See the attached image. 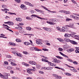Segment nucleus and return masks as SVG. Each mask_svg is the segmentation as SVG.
Segmentation results:
<instances>
[{"label": "nucleus", "mask_w": 79, "mask_h": 79, "mask_svg": "<svg viewBox=\"0 0 79 79\" xmlns=\"http://www.w3.org/2000/svg\"><path fill=\"white\" fill-rule=\"evenodd\" d=\"M42 61H44V62H47L50 65H52V66H56V64L54 63H52L51 64V62H49L46 59L43 58L42 59Z\"/></svg>", "instance_id": "obj_1"}, {"label": "nucleus", "mask_w": 79, "mask_h": 79, "mask_svg": "<svg viewBox=\"0 0 79 79\" xmlns=\"http://www.w3.org/2000/svg\"><path fill=\"white\" fill-rule=\"evenodd\" d=\"M1 77L4 79H8V74L6 73H5L4 75H2Z\"/></svg>", "instance_id": "obj_2"}, {"label": "nucleus", "mask_w": 79, "mask_h": 79, "mask_svg": "<svg viewBox=\"0 0 79 79\" xmlns=\"http://www.w3.org/2000/svg\"><path fill=\"white\" fill-rule=\"evenodd\" d=\"M7 69L9 70H10L11 69V68L10 66H8L7 68Z\"/></svg>", "instance_id": "obj_48"}, {"label": "nucleus", "mask_w": 79, "mask_h": 79, "mask_svg": "<svg viewBox=\"0 0 79 79\" xmlns=\"http://www.w3.org/2000/svg\"><path fill=\"white\" fill-rule=\"evenodd\" d=\"M56 19H52V22H56Z\"/></svg>", "instance_id": "obj_63"}, {"label": "nucleus", "mask_w": 79, "mask_h": 79, "mask_svg": "<svg viewBox=\"0 0 79 79\" xmlns=\"http://www.w3.org/2000/svg\"><path fill=\"white\" fill-rule=\"evenodd\" d=\"M57 30L59 31H60V32H65V30H63L62 29L60 28V27H56Z\"/></svg>", "instance_id": "obj_10"}, {"label": "nucleus", "mask_w": 79, "mask_h": 79, "mask_svg": "<svg viewBox=\"0 0 79 79\" xmlns=\"http://www.w3.org/2000/svg\"><path fill=\"white\" fill-rule=\"evenodd\" d=\"M20 8L23 9V10H24L25 9V6L23 4H21L20 6Z\"/></svg>", "instance_id": "obj_19"}, {"label": "nucleus", "mask_w": 79, "mask_h": 79, "mask_svg": "<svg viewBox=\"0 0 79 79\" xmlns=\"http://www.w3.org/2000/svg\"><path fill=\"white\" fill-rule=\"evenodd\" d=\"M59 53H60V54H61V55L63 56H64V57H65L66 58H69V57H68V56L65 55V54H64L62 52H60Z\"/></svg>", "instance_id": "obj_14"}, {"label": "nucleus", "mask_w": 79, "mask_h": 79, "mask_svg": "<svg viewBox=\"0 0 79 79\" xmlns=\"http://www.w3.org/2000/svg\"><path fill=\"white\" fill-rule=\"evenodd\" d=\"M35 10L38 12H39V13H45L44 11H43L42 10H40L38 9H35Z\"/></svg>", "instance_id": "obj_9"}, {"label": "nucleus", "mask_w": 79, "mask_h": 79, "mask_svg": "<svg viewBox=\"0 0 79 79\" xmlns=\"http://www.w3.org/2000/svg\"><path fill=\"white\" fill-rule=\"evenodd\" d=\"M24 44V45H30V43H29V42H24L23 43Z\"/></svg>", "instance_id": "obj_21"}, {"label": "nucleus", "mask_w": 79, "mask_h": 79, "mask_svg": "<svg viewBox=\"0 0 79 79\" xmlns=\"http://www.w3.org/2000/svg\"><path fill=\"white\" fill-rule=\"evenodd\" d=\"M47 23H48V24H51V25H53L55 24V23L52 22H49V21H47Z\"/></svg>", "instance_id": "obj_23"}, {"label": "nucleus", "mask_w": 79, "mask_h": 79, "mask_svg": "<svg viewBox=\"0 0 79 79\" xmlns=\"http://www.w3.org/2000/svg\"><path fill=\"white\" fill-rule=\"evenodd\" d=\"M30 71H35V69H30Z\"/></svg>", "instance_id": "obj_55"}, {"label": "nucleus", "mask_w": 79, "mask_h": 79, "mask_svg": "<svg viewBox=\"0 0 79 79\" xmlns=\"http://www.w3.org/2000/svg\"><path fill=\"white\" fill-rule=\"evenodd\" d=\"M15 1L17 3H20L21 2V0H15Z\"/></svg>", "instance_id": "obj_43"}, {"label": "nucleus", "mask_w": 79, "mask_h": 79, "mask_svg": "<svg viewBox=\"0 0 79 79\" xmlns=\"http://www.w3.org/2000/svg\"><path fill=\"white\" fill-rule=\"evenodd\" d=\"M47 30V31H48V32H51V31H52V30L49 28H48Z\"/></svg>", "instance_id": "obj_42"}, {"label": "nucleus", "mask_w": 79, "mask_h": 79, "mask_svg": "<svg viewBox=\"0 0 79 79\" xmlns=\"http://www.w3.org/2000/svg\"><path fill=\"white\" fill-rule=\"evenodd\" d=\"M49 12H51V13H56V11H50Z\"/></svg>", "instance_id": "obj_53"}, {"label": "nucleus", "mask_w": 79, "mask_h": 79, "mask_svg": "<svg viewBox=\"0 0 79 79\" xmlns=\"http://www.w3.org/2000/svg\"><path fill=\"white\" fill-rule=\"evenodd\" d=\"M16 35H19V32L18 31H16L15 32Z\"/></svg>", "instance_id": "obj_64"}, {"label": "nucleus", "mask_w": 79, "mask_h": 79, "mask_svg": "<svg viewBox=\"0 0 79 79\" xmlns=\"http://www.w3.org/2000/svg\"><path fill=\"white\" fill-rule=\"evenodd\" d=\"M72 71L73 72H74V73H76L77 72V70L76 69H73Z\"/></svg>", "instance_id": "obj_49"}, {"label": "nucleus", "mask_w": 79, "mask_h": 79, "mask_svg": "<svg viewBox=\"0 0 79 79\" xmlns=\"http://www.w3.org/2000/svg\"><path fill=\"white\" fill-rule=\"evenodd\" d=\"M52 61L53 63H60L61 62V60H57L56 59H53Z\"/></svg>", "instance_id": "obj_3"}, {"label": "nucleus", "mask_w": 79, "mask_h": 79, "mask_svg": "<svg viewBox=\"0 0 79 79\" xmlns=\"http://www.w3.org/2000/svg\"><path fill=\"white\" fill-rule=\"evenodd\" d=\"M33 63V61H29V64H32Z\"/></svg>", "instance_id": "obj_56"}, {"label": "nucleus", "mask_w": 79, "mask_h": 79, "mask_svg": "<svg viewBox=\"0 0 79 79\" xmlns=\"http://www.w3.org/2000/svg\"><path fill=\"white\" fill-rule=\"evenodd\" d=\"M72 21V19H66V21Z\"/></svg>", "instance_id": "obj_39"}, {"label": "nucleus", "mask_w": 79, "mask_h": 79, "mask_svg": "<svg viewBox=\"0 0 79 79\" xmlns=\"http://www.w3.org/2000/svg\"><path fill=\"white\" fill-rule=\"evenodd\" d=\"M48 28H47L46 27H43V29H44V30H45V31H47V29Z\"/></svg>", "instance_id": "obj_46"}, {"label": "nucleus", "mask_w": 79, "mask_h": 79, "mask_svg": "<svg viewBox=\"0 0 79 79\" xmlns=\"http://www.w3.org/2000/svg\"><path fill=\"white\" fill-rule=\"evenodd\" d=\"M63 47H64V48L65 49V48H67L68 47H67V45H64L63 46Z\"/></svg>", "instance_id": "obj_41"}, {"label": "nucleus", "mask_w": 79, "mask_h": 79, "mask_svg": "<svg viewBox=\"0 0 79 79\" xmlns=\"http://www.w3.org/2000/svg\"><path fill=\"white\" fill-rule=\"evenodd\" d=\"M74 51V49L73 48H70V49H67V51L68 53H71L73 52V51Z\"/></svg>", "instance_id": "obj_8"}, {"label": "nucleus", "mask_w": 79, "mask_h": 79, "mask_svg": "<svg viewBox=\"0 0 79 79\" xmlns=\"http://www.w3.org/2000/svg\"><path fill=\"white\" fill-rule=\"evenodd\" d=\"M12 78L13 79H18V78L15 77H12Z\"/></svg>", "instance_id": "obj_62"}, {"label": "nucleus", "mask_w": 79, "mask_h": 79, "mask_svg": "<svg viewBox=\"0 0 79 79\" xmlns=\"http://www.w3.org/2000/svg\"><path fill=\"white\" fill-rule=\"evenodd\" d=\"M22 19L20 18H19V21H20V22H21V21H22Z\"/></svg>", "instance_id": "obj_58"}, {"label": "nucleus", "mask_w": 79, "mask_h": 79, "mask_svg": "<svg viewBox=\"0 0 79 79\" xmlns=\"http://www.w3.org/2000/svg\"><path fill=\"white\" fill-rule=\"evenodd\" d=\"M35 51H42V50L41 49H38V48H36V47H35Z\"/></svg>", "instance_id": "obj_25"}, {"label": "nucleus", "mask_w": 79, "mask_h": 79, "mask_svg": "<svg viewBox=\"0 0 79 79\" xmlns=\"http://www.w3.org/2000/svg\"><path fill=\"white\" fill-rule=\"evenodd\" d=\"M35 50V47H31L30 48V50L33 51V50Z\"/></svg>", "instance_id": "obj_29"}, {"label": "nucleus", "mask_w": 79, "mask_h": 79, "mask_svg": "<svg viewBox=\"0 0 79 79\" xmlns=\"http://www.w3.org/2000/svg\"><path fill=\"white\" fill-rule=\"evenodd\" d=\"M52 76L55 77L57 79H61L62 78V77L60 76H58L56 74H53Z\"/></svg>", "instance_id": "obj_7"}, {"label": "nucleus", "mask_w": 79, "mask_h": 79, "mask_svg": "<svg viewBox=\"0 0 79 79\" xmlns=\"http://www.w3.org/2000/svg\"><path fill=\"white\" fill-rule=\"evenodd\" d=\"M30 69H28V70L27 71V73H28L29 74H32V72H31V70H30Z\"/></svg>", "instance_id": "obj_22"}, {"label": "nucleus", "mask_w": 79, "mask_h": 79, "mask_svg": "<svg viewBox=\"0 0 79 79\" xmlns=\"http://www.w3.org/2000/svg\"><path fill=\"white\" fill-rule=\"evenodd\" d=\"M36 43L38 45H42V42L41 39H37L36 40Z\"/></svg>", "instance_id": "obj_4"}, {"label": "nucleus", "mask_w": 79, "mask_h": 79, "mask_svg": "<svg viewBox=\"0 0 79 79\" xmlns=\"http://www.w3.org/2000/svg\"><path fill=\"white\" fill-rule=\"evenodd\" d=\"M65 75H66V76H71V74L69 73H66Z\"/></svg>", "instance_id": "obj_35"}, {"label": "nucleus", "mask_w": 79, "mask_h": 79, "mask_svg": "<svg viewBox=\"0 0 79 79\" xmlns=\"http://www.w3.org/2000/svg\"><path fill=\"white\" fill-rule=\"evenodd\" d=\"M58 50H59V52H62V51H63V49L61 48H58Z\"/></svg>", "instance_id": "obj_34"}, {"label": "nucleus", "mask_w": 79, "mask_h": 79, "mask_svg": "<svg viewBox=\"0 0 79 79\" xmlns=\"http://www.w3.org/2000/svg\"><path fill=\"white\" fill-rule=\"evenodd\" d=\"M72 2L73 3H75V4H76V1L73 0H72Z\"/></svg>", "instance_id": "obj_60"}, {"label": "nucleus", "mask_w": 79, "mask_h": 79, "mask_svg": "<svg viewBox=\"0 0 79 79\" xmlns=\"http://www.w3.org/2000/svg\"><path fill=\"white\" fill-rule=\"evenodd\" d=\"M16 41L17 42H22V40L19 39H16Z\"/></svg>", "instance_id": "obj_20"}, {"label": "nucleus", "mask_w": 79, "mask_h": 79, "mask_svg": "<svg viewBox=\"0 0 79 79\" xmlns=\"http://www.w3.org/2000/svg\"><path fill=\"white\" fill-rule=\"evenodd\" d=\"M33 64V65H36L37 64H36V63H35V62L33 61V64Z\"/></svg>", "instance_id": "obj_51"}, {"label": "nucleus", "mask_w": 79, "mask_h": 79, "mask_svg": "<svg viewBox=\"0 0 79 79\" xmlns=\"http://www.w3.org/2000/svg\"><path fill=\"white\" fill-rule=\"evenodd\" d=\"M70 17L71 18H73L74 19L76 20H79V17H78L77 16H74L73 15H71Z\"/></svg>", "instance_id": "obj_6"}, {"label": "nucleus", "mask_w": 79, "mask_h": 79, "mask_svg": "<svg viewBox=\"0 0 79 79\" xmlns=\"http://www.w3.org/2000/svg\"><path fill=\"white\" fill-rule=\"evenodd\" d=\"M44 51H48V49H47L46 48H43L42 49Z\"/></svg>", "instance_id": "obj_47"}, {"label": "nucleus", "mask_w": 79, "mask_h": 79, "mask_svg": "<svg viewBox=\"0 0 79 79\" xmlns=\"http://www.w3.org/2000/svg\"><path fill=\"white\" fill-rule=\"evenodd\" d=\"M23 54H25V55H27V52L26 51H23Z\"/></svg>", "instance_id": "obj_44"}, {"label": "nucleus", "mask_w": 79, "mask_h": 79, "mask_svg": "<svg viewBox=\"0 0 79 79\" xmlns=\"http://www.w3.org/2000/svg\"><path fill=\"white\" fill-rule=\"evenodd\" d=\"M56 57L57 58H59V59H60V60H62V59H63V57L60 56H56Z\"/></svg>", "instance_id": "obj_28"}, {"label": "nucleus", "mask_w": 79, "mask_h": 79, "mask_svg": "<svg viewBox=\"0 0 79 79\" xmlns=\"http://www.w3.org/2000/svg\"><path fill=\"white\" fill-rule=\"evenodd\" d=\"M67 29V27L66 26H63L62 27V30H66Z\"/></svg>", "instance_id": "obj_30"}, {"label": "nucleus", "mask_w": 79, "mask_h": 79, "mask_svg": "<svg viewBox=\"0 0 79 79\" xmlns=\"http://www.w3.org/2000/svg\"><path fill=\"white\" fill-rule=\"evenodd\" d=\"M16 55L18 56H19V57H22V55L21 54L19 53H18V52H17L16 53Z\"/></svg>", "instance_id": "obj_24"}, {"label": "nucleus", "mask_w": 79, "mask_h": 79, "mask_svg": "<svg viewBox=\"0 0 79 79\" xmlns=\"http://www.w3.org/2000/svg\"><path fill=\"white\" fill-rule=\"evenodd\" d=\"M64 40L65 41V42H67V40H68V38H65L64 39Z\"/></svg>", "instance_id": "obj_61"}, {"label": "nucleus", "mask_w": 79, "mask_h": 79, "mask_svg": "<svg viewBox=\"0 0 79 79\" xmlns=\"http://www.w3.org/2000/svg\"><path fill=\"white\" fill-rule=\"evenodd\" d=\"M72 35L71 34H69L68 33H66L64 35L65 37H70Z\"/></svg>", "instance_id": "obj_13"}, {"label": "nucleus", "mask_w": 79, "mask_h": 79, "mask_svg": "<svg viewBox=\"0 0 79 79\" xmlns=\"http://www.w3.org/2000/svg\"><path fill=\"white\" fill-rule=\"evenodd\" d=\"M76 34V33L74 32H72V34H72V36H71V37H75V35H74V34Z\"/></svg>", "instance_id": "obj_17"}, {"label": "nucleus", "mask_w": 79, "mask_h": 79, "mask_svg": "<svg viewBox=\"0 0 79 79\" xmlns=\"http://www.w3.org/2000/svg\"><path fill=\"white\" fill-rule=\"evenodd\" d=\"M8 62L6 61L4 62V64H8Z\"/></svg>", "instance_id": "obj_59"}, {"label": "nucleus", "mask_w": 79, "mask_h": 79, "mask_svg": "<svg viewBox=\"0 0 79 79\" xmlns=\"http://www.w3.org/2000/svg\"><path fill=\"white\" fill-rule=\"evenodd\" d=\"M7 24L8 25H10V26H12L13 25H14V23H13V22H8Z\"/></svg>", "instance_id": "obj_15"}, {"label": "nucleus", "mask_w": 79, "mask_h": 79, "mask_svg": "<svg viewBox=\"0 0 79 79\" xmlns=\"http://www.w3.org/2000/svg\"><path fill=\"white\" fill-rule=\"evenodd\" d=\"M26 19H29V20H32V18H31L29 17H27L26 18Z\"/></svg>", "instance_id": "obj_40"}, {"label": "nucleus", "mask_w": 79, "mask_h": 79, "mask_svg": "<svg viewBox=\"0 0 79 79\" xmlns=\"http://www.w3.org/2000/svg\"><path fill=\"white\" fill-rule=\"evenodd\" d=\"M70 43L72 44H74V45H76L77 44V43L76 41H74L73 40H71L70 41Z\"/></svg>", "instance_id": "obj_16"}, {"label": "nucleus", "mask_w": 79, "mask_h": 79, "mask_svg": "<svg viewBox=\"0 0 79 79\" xmlns=\"http://www.w3.org/2000/svg\"><path fill=\"white\" fill-rule=\"evenodd\" d=\"M26 29L27 30H28V31H31V27H27L26 28Z\"/></svg>", "instance_id": "obj_27"}, {"label": "nucleus", "mask_w": 79, "mask_h": 79, "mask_svg": "<svg viewBox=\"0 0 79 79\" xmlns=\"http://www.w3.org/2000/svg\"><path fill=\"white\" fill-rule=\"evenodd\" d=\"M2 8H5L6 7V6L4 4L2 5Z\"/></svg>", "instance_id": "obj_32"}, {"label": "nucleus", "mask_w": 79, "mask_h": 79, "mask_svg": "<svg viewBox=\"0 0 79 79\" xmlns=\"http://www.w3.org/2000/svg\"><path fill=\"white\" fill-rule=\"evenodd\" d=\"M59 42H62V43H64V40H63L62 39H60Z\"/></svg>", "instance_id": "obj_37"}, {"label": "nucleus", "mask_w": 79, "mask_h": 79, "mask_svg": "<svg viewBox=\"0 0 79 79\" xmlns=\"http://www.w3.org/2000/svg\"><path fill=\"white\" fill-rule=\"evenodd\" d=\"M31 14H33V13H34V11L33 10H31Z\"/></svg>", "instance_id": "obj_54"}, {"label": "nucleus", "mask_w": 79, "mask_h": 79, "mask_svg": "<svg viewBox=\"0 0 79 79\" xmlns=\"http://www.w3.org/2000/svg\"><path fill=\"white\" fill-rule=\"evenodd\" d=\"M70 28H72V29H76V27L74 26L73 23H70L69 24Z\"/></svg>", "instance_id": "obj_12"}, {"label": "nucleus", "mask_w": 79, "mask_h": 79, "mask_svg": "<svg viewBox=\"0 0 79 79\" xmlns=\"http://www.w3.org/2000/svg\"><path fill=\"white\" fill-rule=\"evenodd\" d=\"M24 3L26 5H29V6H31V7H34V5H32V4L31 3L27 2H24Z\"/></svg>", "instance_id": "obj_5"}, {"label": "nucleus", "mask_w": 79, "mask_h": 79, "mask_svg": "<svg viewBox=\"0 0 79 79\" xmlns=\"http://www.w3.org/2000/svg\"><path fill=\"white\" fill-rule=\"evenodd\" d=\"M19 32L20 33H21V34H23L24 32V30H20L19 31Z\"/></svg>", "instance_id": "obj_36"}, {"label": "nucleus", "mask_w": 79, "mask_h": 79, "mask_svg": "<svg viewBox=\"0 0 79 79\" xmlns=\"http://www.w3.org/2000/svg\"><path fill=\"white\" fill-rule=\"evenodd\" d=\"M64 10H60L59 11V13H64Z\"/></svg>", "instance_id": "obj_50"}, {"label": "nucleus", "mask_w": 79, "mask_h": 79, "mask_svg": "<svg viewBox=\"0 0 79 79\" xmlns=\"http://www.w3.org/2000/svg\"><path fill=\"white\" fill-rule=\"evenodd\" d=\"M12 53H13L14 54V55H16V53H17V52H16V51H15V52H12Z\"/></svg>", "instance_id": "obj_52"}, {"label": "nucleus", "mask_w": 79, "mask_h": 79, "mask_svg": "<svg viewBox=\"0 0 79 79\" xmlns=\"http://www.w3.org/2000/svg\"><path fill=\"white\" fill-rule=\"evenodd\" d=\"M8 14H10V15H16V13L10 12H8Z\"/></svg>", "instance_id": "obj_33"}, {"label": "nucleus", "mask_w": 79, "mask_h": 79, "mask_svg": "<svg viewBox=\"0 0 79 79\" xmlns=\"http://www.w3.org/2000/svg\"><path fill=\"white\" fill-rule=\"evenodd\" d=\"M73 64H78V63H77V62L76 61H73Z\"/></svg>", "instance_id": "obj_45"}, {"label": "nucleus", "mask_w": 79, "mask_h": 79, "mask_svg": "<svg viewBox=\"0 0 79 79\" xmlns=\"http://www.w3.org/2000/svg\"><path fill=\"white\" fill-rule=\"evenodd\" d=\"M9 44L10 45H12V46H16V44L12 42H10Z\"/></svg>", "instance_id": "obj_18"}, {"label": "nucleus", "mask_w": 79, "mask_h": 79, "mask_svg": "<svg viewBox=\"0 0 79 79\" xmlns=\"http://www.w3.org/2000/svg\"><path fill=\"white\" fill-rule=\"evenodd\" d=\"M31 16H32V17H37V18H39V19H42V18L40 17H38V16L35 15H34V14H33Z\"/></svg>", "instance_id": "obj_11"}, {"label": "nucleus", "mask_w": 79, "mask_h": 79, "mask_svg": "<svg viewBox=\"0 0 79 79\" xmlns=\"http://www.w3.org/2000/svg\"><path fill=\"white\" fill-rule=\"evenodd\" d=\"M17 29H19V30H22V29H23V28L21 27H17Z\"/></svg>", "instance_id": "obj_38"}, {"label": "nucleus", "mask_w": 79, "mask_h": 79, "mask_svg": "<svg viewBox=\"0 0 79 79\" xmlns=\"http://www.w3.org/2000/svg\"><path fill=\"white\" fill-rule=\"evenodd\" d=\"M67 61H69L70 62H71V63H73V60L69 58L67 59Z\"/></svg>", "instance_id": "obj_26"}, {"label": "nucleus", "mask_w": 79, "mask_h": 79, "mask_svg": "<svg viewBox=\"0 0 79 79\" xmlns=\"http://www.w3.org/2000/svg\"><path fill=\"white\" fill-rule=\"evenodd\" d=\"M11 64L12 66H16V64L15 63H14L13 62H11Z\"/></svg>", "instance_id": "obj_31"}, {"label": "nucleus", "mask_w": 79, "mask_h": 79, "mask_svg": "<svg viewBox=\"0 0 79 79\" xmlns=\"http://www.w3.org/2000/svg\"><path fill=\"white\" fill-rule=\"evenodd\" d=\"M39 73L40 74H44V72L42 71H39Z\"/></svg>", "instance_id": "obj_57"}]
</instances>
